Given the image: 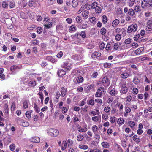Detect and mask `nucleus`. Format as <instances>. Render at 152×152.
<instances>
[{"mask_svg":"<svg viewBox=\"0 0 152 152\" xmlns=\"http://www.w3.org/2000/svg\"><path fill=\"white\" fill-rule=\"evenodd\" d=\"M133 81L135 84L137 85L140 82V80L137 77H135L134 78Z\"/></svg>","mask_w":152,"mask_h":152,"instance_id":"45","label":"nucleus"},{"mask_svg":"<svg viewBox=\"0 0 152 152\" xmlns=\"http://www.w3.org/2000/svg\"><path fill=\"white\" fill-rule=\"evenodd\" d=\"M67 144L66 142L65 141H63L62 144L61 149L62 151L65 150L67 147Z\"/></svg>","mask_w":152,"mask_h":152,"instance_id":"30","label":"nucleus"},{"mask_svg":"<svg viewBox=\"0 0 152 152\" xmlns=\"http://www.w3.org/2000/svg\"><path fill=\"white\" fill-rule=\"evenodd\" d=\"M109 89V94L111 96H114L118 93V91L115 89V88H113V89H111L110 87Z\"/></svg>","mask_w":152,"mask_h":152,"instance_id":"9","label":"nucleus"},{"mask_svg":"<svg viewBox=\"0 0 152 152\" xmlns=\"http://www.w3.org/2000/svg\"><path fill=\"white\" fill-rule=\"evenodd\" d=\"M73 58L76 60H80L82 58L81 56L78 54H75L72 56Z\"/></svg>","mask_w":152,"mask_h":152,"instance_id":"29","label":"nucleus"},{"mask_svg":"<svg viewBox=\"0 0 152 152\" xmlns=\"http://www.w3.org/2000/svg\"><path fill=\"white\" fill-rule=\"evenodd\" d=\"M144 47H142L140 48L135 50V53L137 55H140L144 51Z\"/></svg>","mask_w":152,"mask_h":152,"instance_id":"21","label":"nucleus"},{"mask_svg":"<svg viewBox=\"0 0 152 152\" xmlns=\"http://www.w3.org/2000/svg\"><path fill=\"white\" fill-rule=\"evenodd\" d=\"M55 2V0H48L47 5L48 6H51L54 4Z\"/></svg>","mask_w":152,"mask_h":152,"instance_id":"46","label":"nucleus"},{"mask_svg":"<svg viewBox=\"0 0 152 152\" xmlns=\"http://www.w3.org/2000/svg\"><path fill=\"white\" fill-rule=\"evenodd\" d=\"M77 129L78 130V131L80 132H86L87 129V126L86 123H84L83 125L84 128L80 126L79 124L77 126Z\"/></svg>","mask_w":152,"mask_h":152,"instance_id":"7","label":"nucleus"},{"mask_svg":"<svg viewBox=\"0 0 152 152\" xmlns=\"http://www.w3.org/2000/svg\"><path fill=\"white\" fill-rule=\"evenodd\" d=\"M95 86V85L94 84H92L89 85H88L87 86V91H90L91 89L92 88H94Z\"/></svg>","mask_w":152,"mask_h":152,"instance_id":"49","label":"nucleus"},{"mask_svg":"<svg viewBox=\"0 0 152 152\" xmlns=\"http://www.w3.org/2000/svg\"><path fill=\"white\" fill-rule=\"evenodd\" d=\"M125 112L124 113V116L125 117H127L128 115V113H130L131 111L130 108L128 107H125Z\"/></svg>","mask_w":152,"mask_h":152,"instance_id":"19","label":"nucleus"},{"mask_svg":"<svg viewBox=\"0 0 152 152\" xmlns=\"http://www.w3.org/2000/svg\"><path fill=\"white\" fill-rule=\"evenodd\" d=\"M119 48V45L118 42H116L114 44L113 49L115 50H117Z\"/></svg>","mask_w":152,"mask_h":152,"instance_id":"63","label":"nucleus"},{"mask_svg":"<svg viewBox=\"0 0 152 152\" xmlns=\"http://www.w3.org/2000/svg\"><path fill=\"white\" fill-rule=\"evenodd\" d=\"M23 107L24 109L27 108L28 107V104L27 101L24 100L23 103Z\"/></svg>","mask_w":152,"mask_h":152,"instance_id":"50","label":"nucleus"},{"mask_svg":"<svg viewBox=\"0 0 152 152\" xmlns=\"http://www.w3.org/2000/svg\"><path fill=\"white\" fill-rule=\"evenodd\" d=\"M92 129L93 133L96 136H97L98 137H99V138H100V136L97 134H96V132L98 129L97 126L96 125H94L92 127Z\"/></svg>","mask_w":152,"mask_h":152,"instance_id":"17","label":"nucleus"},{"mask_svg":"<svg viewBox=\"0 0 152 152\" xmlns=\"http://www.w3.org/2000/svg\"><path fill=\"white\" fill-rule=\"evenodd\" d=\"M128 124L132 129L134 127L135 125V123L132 121H128Z\"/></svg>","mask_w":152,"mask_h":152,"instance_id":"32","label":"nucleus"},{"mask_svg":"<svg viewBox=\"0 0 152 152\" xmlns=\"http://www.w3.org/2000/svg\"><path fill=\"white\" fill-rule=\"evenodd\" d=\"M107 32V30L104 27H102L100 30V33L102 35H104Z\"/></svg>","mask_w":152,"mask_h":152,"instance_id":"40","label":"nucleus"},{"mask_svg":"<svg viewBox=\"0 0 152 152\" xmlns=\"http://www.w3.org/2000/svg\"><path fill=\"white\" fill-rule=\"evenodd\" d=\"M84 139V137L83 135L80 134L77 136V140L78 141H82Z\"/></svg>","mask_w":152,"mask_h":152,"instance_id":"41","label":"nucleus"},{"mask_svg":"<svg viewBox=\"0 0 152 152\" xmlns=\"http://www.w3.org/2000/svg\"><path fill=\"white\" fill-rule=\"evenodd\" d=\"M46 59L48 61H50L53 63L56 62V61L55 59L53 58L52 56H46Z\"/></svg>","mask_w":152,"mask_h":152,"instance_id":"25","label":"nucleus"},{"mask_svg":"<svg viewBox=\"0 0 152 152\" xmlns=\"http://www.w3.org/2000/svg\"><path fill=\"white\" fill-rule=\"evenodd\" d=\"M80 37H81L82 38H85L86 37V34L85 31H81L80 33Z\"/></svg>","mask_w":152,"mask_h":152,"instance_id":"44","label":"nucleus"},{"mask_svg":"<svg viewBox=\"0 0 152 152\" xmlns=\"http://www.w3.org/2000/svg\"><path fill=\"white\" fill-rule=\"evenodd\" d=\"M61 94L58 91H56L54 94L55 102H58V99L61 96Z\"/></svg>","mask_w":152,"mask_h":152,"instance_id":"10","label":"nucleus"},{"mask_svg":"<svg viewBox=\"0 0 152 152\" xmlns=\"http://www.w3.org/2000/svg\"><path fill=\"white\" fill-rule=\"evenodd\" d=\"M147 27L149 30L148 31H151L152 30V20H148L146 23Z\"/></svg>","mask_w":152,"mask_h":152,"instance_id":"13","label":"nucleus"},{"mask_svg":"<svg viewBox=\"0 0 152 152\" xmlns=\"http://www.w3.org/2000/svg\"><path fill=\"white\" fill-rule=\"evenodd\" d=\"M101 145L102 147L106 148H108L110 147V145L109 143L107 142L103 141L101 143Z\"/></svg>","mask_w":152,"mask_h":152,"instance_id":"18","label":"nucleus"},{"mask_svg":"<svg viewBox=\"0 0 152 152\" xmlns=\"http://www.w3.org/2000/svg\"><path fill=\"white\" fill-rule=\"evenodd\" d=\"M78 148L81 149L86 150L88 149V145L84 144H80L78 146Z\"/></svg>","mask_w":152,"mask_h":152,"instance_id":"28","label":"nucleus"},{"mask_svg":"<svg viewBox=\"0 0 152 152\" xmlns=\"http://www.w3.org/2000/svg\"><path fill=\"white\" fill-rule=\"evenodd\" d=\"M102 83L103 84V86L105 87L109 86L110 84V81L107 76L104 77L102 80Z\"/></svg>","mask_w":152,"mask_h":152,"instance_id":"6","label":"nucleus"},{"mask_svg":"<svg viewBox=\"0 0 152 152\" xmlns=\"http://www.w3.org/2000/svg\"><path fill=\"white\" fill-rule=\"evenodd\" d=\"M36 85V81H29L28 83V86L30 87H34Z\"/></svg>","mask_w":152,"mask_h":152,"instance_id":"38","label":"nucleus"},{"mask_svg":"<svg viewBox=\"0 0 152 152\" xmlns=\"http://www.w3.org/2000/svg\"><path fill=\"white\" fill-rule=\"evenodd\" d=\"M2 7L4 8H7L8 5L6 3L5 1H3L2 2Z\"/></svg>","mask_w":152,"mask_h":152,"instance_id":"60","label":"nucleus"},{"mask_svg":"<svg viewBox=\"0 0 152 152\" xmlns=\"http://www.w3.org/2000/svg\"><path fill=\"white\" fill-rule=\"evenodd\" d=\"M34 140V142L36 143H39L40 142V139L39 137H35L33 138Z\"/></svg>","mask_w":152,"mask_h":152,"instance_id":"57","label":"nucleus"},{"mask_svg":"<svg viewBox=\"0 0 152 152\" xmlns=\"http://www.w3.org/2000/svg\"><path fill=\"white\" fill-rule=\"evenodd\" d=\"M124 11L125 13H127V14L130 16H133L134 17L136 16L135 12L132 8H131L128 10V7H125L124 8Z\"/></svg>","mask_w":152,"mask_h":152,"instance_id":"2","label":"nucleus"},{"mask_svg":"<svg viewBox=\"0 0 152 152\" xmlns=\"http://www.w3.org/2000/svg\"><path fill=\"white\" fill-rule=\"evenodd\" d=\"M119 21L118 19H116L114 20L112 23V26L113 27H115L117 26L119 23Z\"/></svg>","mask_w":152,"mask_h":152,"instance_id":"33","label":"nucleus"},{"mask_svg":"<svg viewBox=\"0 0 152 152\" xmlns=\"http://www.w3.org/2000/svg\"><path fill=\"white\" fill-rule=\"evenodd\" d=\"M113 100L114 98L113 97L110 96L107 100V102L108 104H110L113 102Z\"/></svg>","mask_w":152,"mask_h":152,"instance_id":"56","label":"nucleus"},{"mask_svg":"<svg viewBox=\"0 0 152 152\" xmlns=\"http://www.w3.org/2000/svg\"><path fill=\"white\" fill-rule=\"evenodd\" d=\"M137 26L136 24H132L128 26L127 32L128 33L134 32L136 31Z\"/></svg>","mask_w":152,"mask_h":152,"instance_id":"4","label":"nucleus"},{"mask_svg":"<svg viewBox=\"0 0 152 152\" xmlns=\"http://www.w3.org/2000/svg\"><path fill=\"white\" fill-rule=\"evenodd\" d=\"M66 73V72L62 69H59L58 70L57 74L59 76L62 77L65 75Z\"/></svg>","mask_w":152,"mask_h":152,"instance_id":"14","label":"nucleus"},{"mask_svg":"<svg viewBox=\"0 0 152 152\" xmlns=\"http://www.w3.org/2000/svg\"><path fill=\"white\" fill-rule=\"evenodd\" d=\"M89 14V12L88 10H85L82 13V16L84 19H87L88 17Z\"/></svg>","mask_w":152,"mask_h":152,"instance_id":"15","label":"nucleus"},{"mask_svg":"<svg viewBox=\"0 0 152 152\" xmlns=\"http://www.w3.org/2000/svg\"><path fill=\"white\" fill-rule=\"evenodd\" d=\"M125 121L122 118H119L117 121V123L119 126H121L124 123Z\"/></svg>","mask_w":152,"mask_h":152,"instance_id":"27","label":"nucleus"},{"mask_svg":"<svg viewBox=\"0 0 152 152\" xmlns=\"http://www.w3.org/2000/svg\"><path fill=\"white\" fill-rule=\"evenodd\" d=\"M120 77L123 79H126L129 76V74L127 72H123L120 75Z\"/></svg>","mask_w":152,"mask_h":152,"instance_id":"22","label":"nucleus"},{"mask_svg":"<svg viewBox=\"0 0 152 152\" xmlns=\"http://www.w3.org/2000/svg\"><path fill=\"white\" fill-rule=\"evenodd\" d=\"M67 89L66 88L62 87L60 89V91L62 97H64L66 95Z\"/></svg>","mask_w":152,"mask_h":152,"instance_id":"11","label":"nucleus"},{"mask_svg":"<svg viewBox=\"0 0 152 152\" xmlns=\"http://www.w3.org/2000/svg\"><path fill=\"white\" fill-rule=\"evenodd\" d=\"M35 0H30L28 2V6L30 7L33 6L35 4Z\"/></svg>","mask_w":152,"mask_h":152,"instance_id":"43","label":"nucleus"},{"mask_svg":"<svg viewBox=\"0 0 152 152\" xmlns=\"http://www.w3.org/2000/svg\"><path fill=\"white\" fill-rule=\"evenodd\" d=\"M36 20L38 22H40L42 21V18L39 15L37 14L35 15Z\"/></svg>","mask_w":152,"mask_h":152,"instance_id":"47","label":"nucleus"},{"mask_svg":"<svg viewBox=\"0 0 152 152\" xmlns=\"http://www.w3.org/2000/svg\"><path fill=\"white\" fill-rule=\"evenodd\" d=\"M89 152H102L101 151L96 148H94L93 149L89 148L88 149Z\"/></svg>","mask_w":152,"mask_h":152,"instance_id":"31","label":"nucleus"},{"mask_svg":"<svg viewBox=\"0 0 152 152\" xmlns=\"http://www.w3.org/2000/svg\"><path fill=\"white\" fill-rule=\"evenodd\" d=\"M132 139L134 141H136V142H139L140 141V139L138 138V136L137 135H135L132 137Z\"/></svg>","mask_w":152,"mask_h":152,"instance_id":"37","label":"nucleus"},{"mask_svg":"<svg viewBox=\"0 0 152 152\" xmlns=\"http://www.w3.org/2000/svg\"><path fill=\"white\" fill-rule=\"evenodd\" d=\"M4 109L5 113L7 115L9 114V108L7 104H5L4 107Z\"/></svg>","mask_w":152,"mask_h":152,"instance_id":"51","label":"nucleus"},{"mask_svg":"<svg viewBox=\"0 0 152 152\" xmlns=\"http://www.w3.org/2000/svg\"><path fill=\"white\" fill-rule=\"evenodd\" d=\"M114 146L117 152H123V150L121 146L117 143H114Z\"/></svg>","mask_w":152,"mask_h":152,"instance_id":"12","label":"nucleus"},{"mask_svg":"<svg viewBox=\"0 0 152 152\" xmlns=\"http://www.w3.org/2000/svg\"><path fill=\"white\" fill-rule=\"evenodd\" d=\"M77 29V28L75 26L72 25L69 28V31L70 32L75 31Z\"/></svg>","mask_w":152,"mask_h":152,"instance_id":"39","label":"nucleus"},{"mask_svg":"<svg viewBox=\"0 0 152 152\" xmlns=\"http://www.w3.org/2000/svg\"><path fill=\"white\" fill-rule=\"evenodd\" d=\"M95 101L96 103L100 105H101L102 103V100L101 99H96L95 100Z\"/></svg>","mask_w":152,"mask_h":152,"instance_id":"58","label":"nucleus"},{"mask_svg":"<svg viewBox=\"0 0 152 152\" xmlns=\"http://www.w3.org/2000/svg\"><path fill=\"white\" fill-rule=\"evenodd\" d=\"M104 89L103 87H99L97 90V91L95 93V96L96 97H101L102 94L104 92Z\"/></svg>","mask_w":152,"mask_h":152,"instance_id":"5","label":"nucleus"},{"mask_svg":"<svg viewBox=\"0 0 152 152\" xmlns=\"http://www.w3.org/2000/svg\"><path fill=\"white\" fill-rule=\"evenodd\" d=\"M135 0H130L128 2V5L129 7H132L134 4Z\"/></svg>","mask_w":152,"mask_h":152,"instance_id":"48","label":"nucleus"},{"mask_svg":"<svg viewBox=\"0 0 152 152\" xmlns=\"http://www.w3.org/2000/svg\"><path fill=\"white\" fill-rule=\"evenodd\" d=\"M98 5V4L97 2H94L92 4L91 7L92 9H95L97 7Z\"/></svg>","mask_w":152,"mask_h":152,"instance_id":"59","label":"nucleus"},{"mask_svg":"<svg viewBox=\"0 0 152 152\" xmlns=\"http://www.w3.org/2000/svg\"><path fill=\"white\" fill-rule=\"evenodd\" d=\"M102 9L100 7L98 6L95 8V11L97 13H100L101 12Z\"/></svg>","mask_w":152,"mask_h":152,"instance_id":"54","label":"nucleus"},{"mask_svg":"<svg viewBox=\"0 0 152 152\" xmlns=\"http://www.w3.org/2000/svg\"><path fill=\"white\" fill-rule=\"evenodd\" d=\"M34 108L35 111L37 113H39L40 110L38 106L37 105L36 103H34Z\"/></svg>","mask_w":152,"mask_h":152,"instance_id":"53","label":"nucleus"},{"mask_svg":"<svg viewBox=\"0 0 152 152\" xmlns=\"http://www.w3.org/2000/svg\"><path fill=\"white\" fill-rule=\"evenodd\" d=\"M121 88L120 91L121 95L126 94L129 91L128 88L126 86V82L121 84Z\"/></svg>","mask_w":152,"mask_h":152,"instance_id":"1","label":"nucleus"},{"mask_svg":"<svg viewBox=\"0 0 152 152\" xmlns=\"http://www.w3.org/2000/svg\"><path fill=\"white\" fill-rule=\"evenodd\" d=\"M142 8L143 9L147 7L151 8L152 7V3L149 2V0H143L141 4Z\"/></svg>","mask_w":152,"mask_h":152,"instance_id":"3","label":"nucleus"},{"mask_svg":"<svg viewBox=\"0 0 152 152\" xmlns=\"http://www.w3.org/2000/svg\"><path fill=\"white\" fill-rule=\"evenodd\" d=\"M104 111L106 113L110 112L111 110V108L109 106L105 107L104 109Z\"/></svg>","mask_w":152,"mask_h":152,"instance_id":"55","label":"nucleus"},{"mask_svg":"<svg viewBox=\"0 0 152 152\" xmlns=\"http://www.w3.org/2000/svg\"><path fill=\"white\" fill-rule=\"evenodd\" d=\"M112 65L111 63L105 62L103 64V66L106 68H110Z\"/></svg>","mask_w":152,"mask_h":152,"instance_id":"36","label":"nucleus"},{"mask_svg":"<svg viewBox=\"0 0 152 152\" xmlns=\"http://www.w3.org/2000/svg\"><path fill=\"white\" fill-rule=\"evenodd\" d=\"M134 10L135 12H140V6L139 5H136L135 6Z\"/></svg>","mask_w":152,"mask_h":152,"instance_id":"62","label":"nucleus"},{"mask_svg":"<svg viewBox=\"0 0 152 152\" xmlns=\"http://www.w3.org/2000/svg\"><path fill=\"white\" fill-rule=\"evenodd\" d=\"M76 78L77 82L78 83H83L84 80L83 77L81 76L77 77Z\"/></svg>","mask_w":152,"mask_h":152,"instance_id":"24","label":"nucleus"},{"mask_svg":"<svg viewBox=\"0 0 152 152\" xmlns=\"http://www.w3.org/2000/svg\"><path fill=\"white\" fill-rule=\"evenodd\" d=\"M150 96L149 94L147 92H145L144 94V100L145 101H146L148 99Z\"/></svg>","mask_w":152,"mask_h":152,"instance_id":"52","label":"nucleus"},{"mask_svg":"<svg viewBox=\"0 0 152 152\" xmlns=\"http://www.w3.org/2000/svg\"><path fill=\"white\" fill-rule=\"evenodd\" d=\"M19 67L18 66L16 65H13L10 67V70L12 72V73H14L16 70L19 69Z\"/></svg>","mask_w":152,"mask_h":152,"instance_id":"23","label":"nucleus"},{"mask_svg":"<svg viewBox=\"0 0 152 152\" xmlns=\"http://www.w3.org/2000/svg\"><path fill=\"white\" fill-rule=\"evenodd\" d=\"M50 133L51 136L56 137L59 134V131L55 129H50Z\"/></svg>","mask_w":152,"mask_h":152,"instance_id":"8","label":"nucleus"},{"mask_svg":"<svg viewBox=\"0 0 152 152\" xmlns=\"http://www.w3.org/2000/svg\"><path fill=\"white\" fill-rule=\"evenodd\" d=\"M78 27L80 29H86L88 28V26L87 24L83 23L79 25Z\"/></svg>","mask_w":152,"mask_h":152,"instance_id":"34","label":"nucleus"},{"mask_svg":"<svg viewBox=\"0 0 152 152\" xmlns=\"http://www.w3.org/2000/svg\"><path fill=\"white\" fill-rule=\"evenodd\" d=\"M121 38V36L120 34H117L115 37V39L117 41H120Z\"/></svg>","mask_w":152,"mask_h":152,"instance_id":"61","label":"nucleus"},{"mask_svg":"<svg viewBox=\"0 0 152 152\" xmlns=\"http://www.w3.org/2000/svg\"><path fill=\"white\" fill-rule=\"evenodd\" d=\"M32 112V110H31L30 111H27L26 112L25 115L26 117L28 118H30L31 117V114Z\"/></svg>","mask_w":152,"mask_h":152,"instance_id":"35","label":"nucleus"},{"mask_svg":"<svg viewBox=\"0 0 152 152\" xmlns=\"http://www.w3.org/2000/svg\"><path fill=\"white\" fill-rule=\"evenodd\" d=\"M101 55V53L97 51H95L91 55V57L93 58H95L100 56Z\"/></svg>","mask_w":152,"mask_h":152,"instance_id":"16","label":"nucleus"},{"mask_svg":"<svg viewBox=\"0 0 152 152\" xmlns=\"http://www.w3.org/2000/svg\"><path fill=\"white\" fill-rule=\"evenodd\" d=\"M48 23L45 24L44 25V28H46L47 29H48L49 28H51L53 24V22H48Z\"/></svg>","mask_w":152,"mask_h":152,"instance_id":"20","label":"nucleus"},{"mask_svg":"<svg viewBox=\"0 0 152 152\" xmlns=\"http://www.w3.org/2000/svg\"><path fill=\"white\" fill-rule=\"evenodd\" d=\"M78 0H72V5L73 8H75L78 5Z\"/></svg>","mask_w":152,"mask_h":152,"instance_id":"26","label":"nucleus"},{"mask_svg":"<svg viewBox=\"0 0 152 152\" xmlns=\"http://www.w3.org/2000/svg\"><path fill=\"white\" fill-rule=\"evenodd\" d=\"M73 144V141L71 139H69L67 140V144L68 146L69 147L70 146H71Z\"/></svg>","mask_w":152,"mask_h":152,"instance_id":"64","label":"nucleus"},{"mask_svg":"<svg viewBox=\"0 0 152 152\" xmlns=\"http://www.w3.org/2000/svg\"><path fill=\"white\" fill-rule=\"evenodd\" d=\"M102 20L104 24H105L108 20L107 18L106 15L103 16L102 18Z\"/></svg>","mask_w":152,"mask_h":152,"instance_id":"42","label":"nucleus"}]
</instances>
